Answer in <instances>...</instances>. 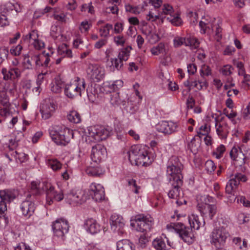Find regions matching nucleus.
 Returning a JSON list of instances; mask_svg holds the SVG:
<instances>
[{
    "instance_id": "c756f323",
    "label": "nucleus",
    "mask_w": 250,
    "mask_h": 250,
    "mask_svg": "<svg viewBox=\"0 0 250 250\" xmlns=\"http://www.w3.org/2000/svg\"><path fill=\"white\" fill-rule=\"evenodd\" d=\"M133 244L127 239H123L117 243V250H135Z\"/></svg>"
},
{
    "instance_id": "a211bd4d",
    "label": "nucleus",
    "mask_w": 250,
    "mask_h": 250,
    "mask_svg": "<svg viewBox=\"0 0 250 250\" xmlns=\"http://www.w3.org/2000/svg\"><path fill=\"white\" fill-rule=\"evenodd\" d=\"M106 153V148L101 144H97L92 146L91 158L93 162L98 163L105 158Z\"/></svg>"
},
{
    "instance_id": "1a4fd4ad",
    "label": "nucleus",
    "mask_w": 250,
    "mask_h": 250,
    "mask_svg": "<svg viewBox=\"0 0 250 250\" xmlns=\"http://www.w3.org/2000/svg\"><path fill=\"white\" fill-rule=\"evenodd\" d=\"M135 223H131V226L136 225V229L140 232L149 231L153 224V219L149 215H137L134 217Z\"/></svg>"
},
{
    "instance_id": "8fccbe9b",
    "label": "nucleus",
    "mask_w": 250,
    "mask_h": 250,
    "mask_svg": "<svg viewBox=\"0 0 250 250\" xmlns=\"http://www.w3.org/2000/svg\"><path fill=\"white\" fill-rule=\"evenodd\" d=\"M205 168L208 173H211L215 170L216 167L211 160H208L205 165Z\"/></svg>"
},
{
    "instance_id": "a878e982",
    "label": "nucleus",
    "mask_w": 250,
    "mask_h": 250,
    "mask_svg": "<svg viewBox=\"0 0 250 250\" xmlns=\"http://www.w3.org/2000/svg\"><path fill=\"white\" fill-rule=\"evenodd\" d=\"M1 72L3 75V78H18L21 76V71L18 68H10L7 69L3 68Z\"/></svg>"
},
{
    "instance_id": "13d9d810",
    "label": "nucleus",
    "mask_w": 250,
    "mask_h": 250,
    "mask_svg": "<svg viewBox=\"0 0 250 250\" xmlns=\"http://www.w3.org/2000/svg\"><path fill=\"white\" fill-rule=\"evenodd\" d=\"M162 10V13L165 15H171L173 11L172 7L168 4H165Z\"/></svg>"
},
{
    "instance_id": "0e129e2a",
    "label": "nucleus",
    "mask_w": 250,
    "mask_h": 250,
    "mask_svg": "<svg viewBox=\"0 0 250 250\" xmlns=\"http://www.w3.org/2000/svg\"><path fill=\"white\" fill-rule=\"evenodd\" d=\"M114 41L117 45L121 46H123L125 42L124 37L122 36L115 37Z\"/></svg>"
},
{
    "instance_id": "4d7b16f0",
    "label": "nucleus",
    "mask_w": 250,
    "mask_h": 250,
    "mask_svg": "<svg viewBox=\"0 0 250 250\" xmlns=\"http://www.w3.org/2000/svg\"><path fill=\"white\" fill-rule=\"evenodd\" d=\"M31 44L33 45L34 47L37 50L41 49L44 45V43L38 39L33 41Z\"/></svg>"
},
{
    "instance_id": "2f4dec72",
    "label": "nucleus",
    "mask_w": 250,
    "mask_h": 250,
    "mask_svg": "<svg viewBox=\"0 0 250 250\" xmlns=\"http://www.w3.org/2000/svg\"><path fill=\"white\" fill-rule=\"evenodd\" d=\"M67 119L71 123L78 124L81 121V118L80 114L76 110H72L69 112L67 116Z\"/></svg>"
},
{
    "instance_id": "ea45409f",
    "label": "nucleus",
    "mask_w": 250,
    "mask_h": 250,
    "mask_svg": "<svg viewBox=\"0 0 250 250\" xmlns=\"http://www.w3.org/2000/svg\"><path fill=\"white\" fill-rule=\"evenodd\" d=\"M131 49L132 48L130 46H128L126 48L123 49L119 53V59L122 61H127L129 56L130 51Z\"/></svg>"
},
{
    "instance_id": "aec40b11",
    "label": "nucleus",
    "mask_w": 250,
    "mask_h": 250,
    "mask_svg": "<svg viewBox=\"0 0 250 250\" xmlns=\"http://www.w3.org/2000/svg\"><path fill=\"white\" fill-rule=\"evenodd\" d=\"M90 195L96 202H100L104 199V190L102 185L92 183L90 186Z\"/></svg>"
},
{
    "instance_id": "f704fd0d",
    "label": "nucleus",
    "mask_w": 250,
    "mask_h": 250,
    "mask_svg": "<svg viewBox=\"0 0 250 250\" xmlns=\"http://www.w3.org/2000/svg\"><path fill=\"white\" fill-rule=\"evenodd\" d=\"M58 53L64 57L71 58L72 57V51L68 48V46L66 44H62L58 47Z\"/></svg>"
},
{
    "instance_id": "9d476101",
    "label": "nucleus",
    "mask_w": 250,
    "mask_h": 250,
    "mask_svg": "<svg viewBox=\"0 0 250 250\" xmlns=\"http://www.w3.org/2000/svg\"><path fill=\"white\" fill-rule=\"evenodd\" d=\"M229 234L225 228L221 227L215 229L211 233V243L217 249H222Z\"/></svg>"
},
{
    "instance_id": "680f3d73",
    "label": "nucleus",
    "mask_w": 250,
    "mask_h": 250,
    "mask_svg": "<svg viewBox=\"0 0 250 250\" xmlns=\"http://www.w3.org/2000/svg\"><path fill=\"white\" fill-rule=\"evenodd\" d=\"M90 27V24L87 21H83L81 22L79 29L82 32H87Z\"/></svg>"
},
{
    "instance_id": "603ef678",
    "label": "nucleus",
    "mask_w": 250,
    "mask_h": 250,
    "mask_svg": "<svg viewBox=\"0 0 250 250\" xmlns=\"http://www.w3.org/2000/svg\"><path fill=\"white\" fill-rule=\"evenodd\" d=\"M8 54V50L5 47L0 48V64L2 63Z\"/></svg>"
},
{
    "instance_id": "412c9836",
    "label": "nucleus",
    "mask_w": 250,
    "mask_h": 250,
    "mask_svg": "<svg viewBox=\"0 0 250 250\" xmlns=\"http://www.w3.org/2000/svg\"><path fill=\"white\" fill-rule=\"evenodd\" d=\"M224 118L216 119L215 127L217 134L221 138L225 139L229 132V127L228 124L224 121Z\"/></svg>"
},
{
    "instance_id": "a18cd8bd",
    "label": "nucleus",
    "mask_w": 250,
    "mask_h": 250,
    "mask_svg": "<svg viewBox=\"0 0 250 250\" xmlns=\"http://www.w3.org/2000/svg\"><path fill=\"white\" fill-rule=\"evenodd\" d=\"M187 38L181 37H176L173 40L174 45L176 47H180L182 45L187 46Z\"/></svg>"
},
{
    "instance_id": "864d4df0",
    "label": "nucleus",
    "mask_w": 250,
    "mask_h": 250,
    "mask_svg": "<svg viewBox=\"0 0 250 250\" xmlns=\"http://www.w3.org/2000/svg\"><path fill=\"white\" fill-rule=\"evenodd\" d=\"M0 103L6 108L9 105V103L7 95L5 93L0 94Z\"/></svg>"
},
{
    "instance_id": "de8ad7c7",
    "label": "nucleus",
    "mask_w": 250,
    "mask_h": 250,
    "mask_svg": "<svg viewBox=\"0 0 250 250\" xmlns=\"http://www.w3.org/2000/svg\"><path fill=\"white\" fill-rule=\"evenodd\" d=\"M225 150V146L223 145H221L216 149V150L213 152V155L217 159H220L222 157Z\"/></svg>"
},
{
    "instance_id": "72a5a7b5",
    "label": "nucleus",
    "mask_w": 250,
    "mask_h": 250,
    "mask_svg": "<svg viewBox=\"0 0 250 250\" xmlns=\"http://www.w3.org/2000/svg\"><path fill=\"white\" fill-rule=\"evenodd\" d=\"M38 38V34L37 31L34 30L28 33L26 35H23L22 37V40L24 42L31 43Z\"/></svg>"
},
{
    "instance_id": "49530a36",
    "label": "nucleus",
    "mask_w": 250,
    "mask_h": 250,
    "mask_svg": "<svg viewBox=\"0 0 250 250\" xmlns=\"http://www.w3.org/2000/svg\"><path fill=\"white\" fill-rule=\"evenodd\" d=\"M200 71L202 77H208L211 74L210 67L205 64L202 66Z\"/></svg>"
},
{
    "instance_id": "9b49d317",
    "label": "nucleus",
    "mask_w": 250,
    "mask_h": 250,
    "mask_svg": "<svg viewBox=\"0 0 250 250\" xmlns=\"http://www.w3.org/2000/svg\"><path fill=\"white\" fill-rule=\"evenodd\" d=\"M86 199L85 191L82 189L72 190L65 194V201L73 206L82 204Z\"/></svg>"
},
{
    "instance_id": "3c124183",
    "label": "nucleus",
    "mask_w": 250,
    "mask_h": 250,
    "mask_svg": "<svg viewBox=\"0 0 250 250\" xmlns=\"http://www.w3.org/2000/svg\"><path fill=\"white\" fill-rule=\"evenodd\" d=\"M22 49V47L21 45L19 44L16 46L11 48L10 50V52L12 55L17 56L20 55V54L21 53Z\"/></svg>"
},
{
    "instance_id": "c9c22d12",
    "label": "nucleus",
    "mask_w": 250,
    "mask_h": 250,
    "mask_svg": "<svg viewBox=\"0 0 250 250\" xmlns=\"http://www.w3.org/2000/svg\"><path fill=\"white\" fill-rule=\"evenodd\" d=\"M152 245L157 250H167L164 240L161 238H157L153 241Z\"/></svg>"
},
{
    "instance_id": "f03ea898",
    "label": "nucleus",
    "mask_w": 250,
    "mask_h": 250,
    "mask_svg": "<svg viewBox=\"0 0 250 250\" xmlns=\"http://www.w3.org/2000/svg\"><path fill=\"white\" fill-rule=\"evenodd\" d=\"M42 191H45L46 195V202L48 205H51L53 200L61 201L65 199L63 191L61 189L55 190L54 188L51 183L46 181L38 182L33 181L31 184V192L33 194L39 195Z\"/></svg>"
},
{
    "instance_id": "6e6d98bb",
    "label": "nucleus",
    "mask_w": 250,
    "mask_h": 250,
    "mask_svg": "<svg viewBox=\"0 0 250 250\" xmlns=\"http://www.w3.org/2000/svg\"><path fill=\"white\" fill-rule=\"evenodd\" d=\"M111 63L112 65L114 66L118 70L123 66V61L120 60L119 58L118 59H113L111 60Z\"/></svg>"
},
{
    "instance_id": "39448f33",
    "label": "nucleus",
    "mask_w": 250,
    "mask_h": 250,
    "mask_svg": "<svg viewBox=\"0 0 250 250\" xmlns=\"http://www.w3.org/2000/svg\"><path fill=\"white\" fill-rule=\"evenodd\" d=\"M124 83L121 79L116 80L112 82H105L104 83V87L107 92H110L109 102L113 106H118L121 104L125 105V102L123 101L118 92H113L111 93V91H114L121 88L123 86Z\"/></svg>"
},
{
    "instance_id": "2eb2a0df",
    "label": "nucleus",
    "mask_w": 250,
    "mask_h": 250,
    "mask_svg": "<svg viewBox=\"0 0 250 250\" xmlns=\"http://www.w3.org/2000/svg\"><path fill=\"white\" fill-rule=\"evenodd\" d=\"M54 235L63 240L65 234L68 232V222L63 219H58L52 225Z\"/></svg>"
},
{
    "instance_id": "09e8293b",
    "label": "nucleus",
    "mask_w": 250,
    "mask_h": 250,
    "mask_svg": "<svg viewBox=\"0 0 250 250\" xmlns=\"http://www.w3.org/2000/svg\"><path fill=\"white\" fill-rule=\"evenodd\" d=\"M128 184L134 193L136 194L139 193L140 187L137 185L136 180L134 179L129 180L128 181Z\"/></svg>"
},
{
    "instance_id": "79ce46f5",
    "label": "nucleus",
    "mask_w": 250,
    "mask_h": 250,
    "mask_svg": "<svg viewBox=\"0 0 250 250\" xmlns=\"http://www.w3.org/2000/svg\"><path fill=\"white\" fill-rule=\"evenodd\" d=\"M113 28L112 25L107 23L100 29V36L102 37H107L109 34V31Z\"/></svg>"
},
{
    "instance_id": "0eeeda50",
    "label": "nucleus",
    "mask_w": 250,
    "mask_h": 250,
    "mask_svg": "<svg viewBox=\"0 0 250 250\" xmlns=\"http://www.w3.org/2000/svg\"><path fill=\"white\" fill-rule=\"evenodd\" d=\"M85 82L84 79H75L73 83L65 85L64 92L66 96L69 98H74L85 91Z\"/></svg>"
},
{
    "instance_id": "f257e3e1",
    "label": "nucleus",
    "mask_w": 250,
    "mask_h": 250,
    "mask_svg": "<svg viewBox=\"0 0 250 250\" xmlns=\"http://www.w3.org/2000/svg\"><path fill=\"white\" fill-rule=\"evenodd\" d=\"M128 160L132 165L147 166L155 158V155L150 151V148L142 145L132 146L127 152Z\"/></svg>"
},
{
    "instance_id": "bb28decb",
    "label": "nucleus",
    "mask_w": 250,
    "mask_h": 250,
    "mask_svg": "<svg viewBox=\"0 0 250 250\" xmlns=\"http://www.w3.org/2000/svg\"><path fill=\"white\" fill-rule=\"evenodd\" d=\"M84 226L86 230L91 234L97 233L100 230V225L92 218L87 219L85 222Z\"/></svg>"
},
{
    "instance_id": "4be33fe9",
    "label": "nucleus",
    "mask_w": 250,
    "mask_h": 250,
    "mask_svg": "<svg viewBox=\"0 0 250 250\" xmlns=\"http://www.w3.org/2000/svg\"><path fill=\"white\" fill-rule=\"evenodd\" d=\"M177 125L172 122L162 121L156 125L157 130L165 134H169L174 132Z\"/></svg>"
},
{
    "instance_id": "6e6552de",
    "label": "nucleus",
    "mask_w": 250,
    "mask_h": 250,
    "mask_svg": "<svg viewBox=\"0 0 250 250\" xmlns=\"http://www.w3.org/2000/svg\"><path fill=\"white\" fill-rule=\"evenodd\" d=\"M182 168L183 165L179 159L176 156L171 157L168 162L167 170V175L170 176L169 178H174L179 184H181V179H183Z\"/></svg>"
},
{
    "instance_id": "423d86ee",
    "label": "nucleus",
    "mask_w": 250,
    "mask_h": 250,
    "mask_svg": "<svg viewBox=\"0 0 250 250\" xmlns=\"http://www.w3.org/2000/svg\"><path fill=\"white\" fill-rule=\"evenodd\" d=\"M85 133L86 142L92 143L105 140L107 137L109 132L103 126L95 125L88 127Z\"/></svg>"
},
{
    "instance_id": "58836bf2",
    "label": "nucleus",
    "mask_w": 250,
    "mask_h": 250,
    "mask_svg": "<svg viewBox=\"0 0 250 250\" xmlns=\"http://www.w3.org/2000/svg\"><path fill=\"white\" fill-rule=\"evenodd\" d=\"M200 27L203 33L210 34V28L212 26L209 21L206 19H203L199 23Z\"/></svg>"
},
{
    "instance_id": "37998d69",
    "label": "nucleus",
    "mask_w": 250,
    "mask_h": 250,
    "mask_svg": "<svg viewBox=\"0 0 250 250\" xmlns=\"http://www.w3.org/2000/svg\"><path fill=\"white\" fill-rule=\"evenodd\" d=\"M165 51V45L163 43H160L157 46L153 47L151 49V53L154 55H158L159 54L163 53Z\"/></svg>"
},
{
    "instance_id": "c03bdc74",
    "label": "nucleus",
    "mask_w": 250,
    "mask_h": 250,
    "mask_svg": "<svg viewBox=\"0 0 250 250\" xmlns=\"http://www.w3.org/2000/svg\"><path fill=\"white\" fill-rule=\"evenodd\" d=\"M199 42L193 38H187V46H189L191 49H196L199 47Z\"/></svg>"
},
{
    "instance_id": "774afa93",
    "label": "nucleus",
    "mask_w": 250,
    "mask_h": 250,
    "mask_svg": "<svg viewBox=\"0 0 250 250\" xmlns=\"http://www.w3.org/2000/svg\"><path fill=\"white\" fill-rule=\"evenodd\" d=\"M243 116L244 118L245 119H250V103L244 110L243 112Z\"/></svg>"
},
{
    "instance_id": "5701e85b",
    "label": "nucleus",
    "mask_w": 250,
    "mask_h": 250,
    "mask_svg": "<svg viewBox=\"0 0 250 250\" xmlns=\"http://www.w3.org/2000/svg\"><path fill=\"white\" fill-rule=\"evenodd\" d=\"M229 155L233 161H238L241 165L245 163L246 157L239 146H234L229 152Z\"/></svg>"
},
{
    "instance_id": "bf43d9fd",
    "label": "nucleus",
    "mask_w": 250,
    "mask_h": 250,
    "mask_svg": "<svg viewBox=\"0 0 250 250\" xmlns=\"http://www.w3.org/2000/svg\"><path fill=\"white\" fill-rule=\"evenodd\" d=\"M231 66L229 65H227L224 66L223 68H222L220 70L221 73L224 76H227L231 74Z\"/></svg>"
},
{
    "instance_id": "5fc2aeb1",
    "label": "nucleus",
    "mask_w": 250,
    "mask_h": 250,
    "mask_svg": "<svg viewBox=\"0 0 250 250\" xmlns=\"http://www.w3.org/2000/svg\"><path fill=\"white\" fill-rule=\"evenodd\" d=\"M237 200V202L242 203L243 205L247 207H250V201L247 200L246 198L244 196L236 197L235 198V200Z\"/></svg>"
},
{
    "instance_id": "c85d7f7f",
    "label": "nucleus",
    "mask_w": 250,
    "mask_h": 250,
    "mask_svg": "<svg viewBox=\"0 0 250 250\" xmlns=\"http://www.w3.org/2000/svg\"><path fill=\"white\" fill-rule=\"evenodd\" d=\"M87 73L90 75V78H102L104 74V69L102 68L93 66L88 68Z\"/></svg>"
},
{
    "instance_id": "473e14b6",
    "label": "nucleus",
    "mask_w": 250,
    "mask_h": 250,
    "mask_svg": "<svg viewBox=\"0 0 250 250\" xmlns=\"http://www.w3.org/2000/svg\"><path fill=\"white\" fill-rule=\"evenodd\" d=\"M63 85V82L62 79H53L50 84L51 90L53 92L58 93L61 91Z\"/></svg>"
},
{
    "instance_id": "7c9ffc66",
    "label": "nucleus",
    "mask_w": 250,
    "mask_h": 250,
    "mask_svg": "<svg viewBox=\"0 0 250 250\" xmlns=\"http://www.w3.org/2000/svg\"><path fill=\"white\" fill-rule=\"evenodd\" d=\"M201 140L200 139H196L193 137L188 143V146L193 153H196L200 146Z\"/></svg>"
},
{
    "instance_id": "393cba45",
    "label": "nucleus",
    "mask_w": 250,
    "mask_h": 250,
    "mask_svg": "<svg viewBox=\"0 0 250 250\" xmlns=\"http://www.w3.org/2000/svg\"><path fill=\"white\" fill-rule=\"evenodd\" d=\"M188 222L190 228L196 230H198L201 227H203L205 225V219L200 220L198 215L192 214L188 216Z\"/></svg>"
},
{
    "instance_id": "69168bd1",
    "label": "nucleus",
    "mask_w": 250,
    "mask_h": 250,
    "mask_svg": "<svg viewBox=\"0 0 250 250\" xmlns=\"http://www.w3.org/2000/svg\"><path fill=\"white\" fill-rule=\"evenodd\" d=\"M238 219L239 223L242 224L248 222L249 221V217H247L244 213H241L239 214Z\"/></svg>"
},
{
    "instance_id": "20e7f679",
    "label": "nucleus",
    "mask_w": 250,
    "mask_h": 250,
    "mask_svg": "<svg viewBox=\"0 0 250 250\" xmlns=\"http://www.w3.org/2000/svg\"><path fill=\"white\" fill-rule=\"evenodd\" d=\"M52 139L58 145L65 146L73 138V130L64 126L55 125L50 131Z\"/></svg>"
},
{
    "instance_id": "6ab92c4d",
    "label": "nucleus",
    "mask_w": 250,
    "mask_h": 250,
    "mask_svg": "<svg viewBox=\"0 0 250 250\" xmlns=\"http://www.w3.org/2000/svg\"><path fill=\"white\" fill-rule=\"evenodd\" d=\"M31 195L27 196L25 200L22 201L20 205V209L24 216L30 217L33 215L35 210V204L32 200H30Z\"/></svg>"
},
{
    "instance_id": "ddd939ff",
    "label": "nucleus",
    "mask_w": 250,
    "mask_h": 250,
    "mask_svg": "<svg viewBox=\"0 0 250 250\" xmlns=\"http://www.w3.org/2000/svg\"><path fill=\"white\" fill-rule=\"evenodd\" d=\"M173 227L185 242L191 244L193 242L194 236L191 228L186 227L181 223L174 224Z\"/></svg>"
},
{
    "instance_id": "cd10ccee",
    "label": "nucleus",
    "mask_w": 250,
    "mask_h": 250,
    "mask_svg": "<svg viewBox=\"0 0 250 250\" xmlns=\"http://www.w3.org/2000/svg\"><path fill=\"white\" fill-rule=\"evenodd\" d=\"M190 80L188 79L185 83L184 84L186 86L188 87L189 90L196 87L197 89L200 90L204 86H207L206 79H198V81L195 80L194 81H190Z\"/></svg>"
},
{
    "instance_id": "dca6fc26",
    "label": "nucleus",
    "mask_w": 250,
    "mask_h": 250,
    "mask_svg": "<svg viewBox=\"0 0 250 250\" xmlns=\"http://www.w3.org/2000/svg\"><path fill=\"white\" fill-rule=\"evenodd\" d=\"M247 180L246 176L240 173H237L230 176V179L226 186V192L231 193L238 187L240 182H245Z\"/></svg>"
},
{
    "instance_id": "7ed1b4c3",
    "label": "nucleus",
    "mask_w": 250,
    "mask_h": 250,
    "mask_svg": "<svg viewBox=\"0 0 250 250\" xmlns=\"http://www.w3.org/2000/svg\"><path fill=\"white\" fill-rule=\"evenodd\" d=\"M201 202L197 205V208L205 219L212 220L217 212V207L215 204V199L209 196L205 195L201 197Z\"/></svg>"
},
{
    "instance_id": "338daca9",
    "label": "nucleus",
    "mask_w": 250,
    "mask_h": 250,
    "mask_svg": "<svg viewBox=\"0 0 250 250\" xmlns=\"http://www.w3.org/2000/svg\"><path fill=\"white\" fill-rule=\"evenodd\" d=\"M15 250H32L29 246L24 243H20L15 248Z\"/></svg>"
},
{
    "instance_id": "e2e57ef3",
    "label": "nucleus",
    "mask_w": 250,
    "mask_h": 250,
    "mask_svg": "<svg viewBox=\"0 0 250 250\" xmlns=\"http://www.w3.org/2000/svg\"><path fill=\"white\" fill-rule=\"evenodd\" d=\"M148 242V238L145 236V234H143L140 236L139 240V243L140 246L144 248L145 247L146 243Z\"/></svg>"
},
{
    "instance_id": "e433bc0d",
    "label": "nucleus",
    "mask_w": 250,
    "mask_h": 250,
    "mask_svg": "<svg viewBox=\"0 0 250 250\" xmlns=\"http://www.w3.org/2000/svg\"><path fill=\"white\" fill-rule=\"evenodd\" d=\"M212 28V32L214 33V38L217 42H219L222 37V29L218 24H215L213 26L210 27Z\"/></svg>"
},
{
    "instance_id": "f3484780",
    "label": "nucleus",
    "mask_w": 250,
    "mask_h": 250,
    "mask_svg": "<svg viewBox=\"0 0 250 250\" xmlns=\"http://www.w3.org/2000/svg\"><path fill=\"white\" fill-rule=\"evenodd\" d=\"M110 224L113 231H117L120 235L125 233V221L122 216L117 214H112L110 217Z\"/></svg>"
},
{
    "instance_id": "4468645a",
    "label": "nucleus",
    "mask_w": 250,
    "mask_h": 250,
    "mask_svg": "<svg viewBox=\"0 0 250 250\" xmlns=\"http://www.w3.org/2000/svg\"><path fill=\"white\" fill-rule=\"evenodd\" d=\"M57 108V105L53 99H45L40 105V111L42 118L45 120L50 118L53 115Z\"/></svg>"
},
{
    "instance_id": "4c0bfd02",
    "label": "nucleus",
    "mask_w": 250,
    "mask_h": 250,
    "mask_svg": "<svg viewBox=\"0 0 250 250\" xmlns=\"http://www.w3.org/2000/svg\"><path fill=\"white\" fill-rule=\"evenodd\" d=\"M86 173L93 176H99L102 174V169L98 167H89L85 170Z\"/></svg>"
},
{
    "instance_id": "f8f14e48",
    "label": "nucleus",
    "mask_w": 250,
    "mask_h": 250,
    "mask_svg": "<svg viewBox=\"0 0 250 250\" xmlns=\"http://www.w3.org/2000/svg\"><path fill=\"white\" fill-rule=\"evenodd\" d=\"M169 180L173 188L168 193V197L170 198L175 199L176 203L178 206L182 204L183 201L186 204V201L182 199L183 193L181 192L180 188L183 184L182 179H181V184H179L178 181L174 178H169Z\"/></svg>"
},
{
    "instance_id": "a19ab883",
    "label": "nucleus",
    "mask_w": 250,
    "mask_h": 250,
    "mask_svg": "<svg viewBox=\"0 0 250 250\" xmlns=\"http://www.w3.org/2000/svg\"><path fill=\"white\" fill-rule=\"evenodd\" d=\"M48 165L54 171L58 170L62 167V164L57 159H48Z\"/></svg>"
},
{
    "instance_id": "052dcab7",
    "label": "nucleus",
    "mask_w": 250,
    "mask_h": 250,
    "mask_svg": "<svg viewBox=\"0 0 250 250\" xmlns=\"http://www.w3.org/2000/svg\"><path fill=\"white\" fill-rule=\"evenodd\" d=\"M224 113L226 115V116L231 121L234 120V118L237 116V113L232 110H231L230 112L229 113L228 110L226 109L224 110Z\"/></svg>"
},
{
    "instance_id": "b1692460",
    "label": "nucleus",
    "mask_w": 250,
    "mask_h": 250,
    "mask_svg": "<svg viewBox=\"0 0 250 250\" xmlns=\"http://www.w3.org/2000/svg\"><path fill=\"white\" fill-rule=\"evenodd\" d=\"M19 195V191L14 189H6L0 190V198L6 202H11Z\"/></svg>"
}]
</instances>
